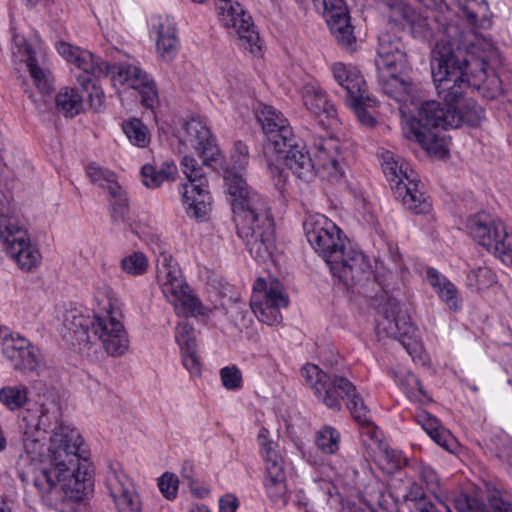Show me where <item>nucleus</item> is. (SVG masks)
<instances>
[{
  "instance_id": "obj_49",
  "label": "nucleus",
  "mask_w": 512,
  "mask_h": 512,
  "mask_svg": "<svg viewBox=\"0 0 512 512\" xmlns=\"http://www.w3.org/2000/svg\"><path fill=\"white\" fill-rule=\"evenodd\" d=\"M220 379L227 390L237 391L243 386L242 372L235 365L223 367L220 370Z\"/></svg>"
},
{
  "instance_id": "obj_20",
  "label": "nucleus",
  "mask_w": 512,
  "mask_h": 512,
  "mask_svg": "<svg viewBox=\"0 0 512 512\" xmlns=\"http://www.w3.org/2000/svg\"><path fill=\"white\" fill-rule=\"evenodd\" d=\"M303 102L306 108L317 118L316 125L320 126L325 134L337 121V111L325 92L314 86H307L303 92Z\"/></svg>"
},
{
  "instance_id": "obj_54",
  "label": "nucleus",
  "mask_w": 512,
  "mask_h": 512,
  "mask_svg": "<svg viewBox=\"0 0 512 512\" xmlns=\"http://www.w3.org/2000/svg\"><path fill=\"white\" fill-rule=\"evenodd\" d=\"M430 437L442 448L448 451L452 450V446L455 442L454 437L450 431L445 429L442 425Z\"/></svg>"
},
{
  "instance_id": "obj_2",
  "label": "nucleus",
  "mask_w": 512,
  "mask_h": 512,
  "mask_svg": "<svg viewBox=\"0 0 512 512\" xmlns=\"http://www.w3.org/2000/svg\"><path fill=\"white\" fill-rule=\"evenodd\" d=\"M303 230L308 243L323 258L332 275L348 289H357L368 296L362 289L370 285L379 286L382 291L380 298L384 300L383 320L379 326L387 336L397 339L411 357L419 356L423 345L416 326L401 308L398 299L400 289L396 287V283L399 284L398 276L391 272L383 276L374 275L364 254L353 249L343 231L325 215L307 216Z\"/></svg>"
},
{
  "instance_id": "obj_17",
  "label": "nucleus",
  "mask_w": 512,
  "mask_h": 512,
  "mask_svg": "<svg viewBox=\"0 0 512 512\" xmlns=\"http://www.w3.org/2000/svg\"><path fill=\"white\" fill-rule=\"evenodd\" d=\"M105 485L118 512H142L140 497L119 463L109 465Z\"/></svg>"
},
{
  "instance_id": "obj_1",
  "label": "nucleus",
  "mask_w": 512,
  "mask_h": 512,
  "mask_svg": "<svg viewBox=\"0 0 512 512\" xmlns=\"http://www.w3.org/2000/svg\"><path fill=\"white\" fill-rule=\"evenodd\" d=\"M40 390L33 404L22 411L19 422L24 451L32 461L42 455V434L51 433L50 467L40 471L34 485L54 510L76 512L90 486L88 461L79 453L83 439L75 428L62 421L57 392L46 386Z\"/></svg>"
},
{
  "instance_id": "obj_56",
  "label": "nucleus",
  "mask_w": 512,
  "mask_h": 512,
  "mask_svg": "<svg viewBox=\"0 0 512 512\" xmlns=\"http://www.w3.org/2000/svg\"><path fill=\"white\" fill-rule=\"evenodd\" d=\"M182 363L184 367L192 375H199L201 372V364L197 352L194 353H182Z\"/></svg>"
},
{
  "instance_id": "obj_24",
  "label": "nucleus",
  "mask_w": 512,
  "mask_h": 512,
  "mask_svg": "<svg viewBox=\"0 0 512 512\" xmlns=\"http://www.w3.org/2000/svg\"><path fill=\"white\" fill-rule=\"evenodd\" d=\"M94 315L82 308H73L65 312L63 324L72 341L79 345L91 342Z\"/></svg>"
},
{
  "instance_id": "obj_34",
  "label": "nucleus",
  "mask_w": 512,
  "mask_h": 512,
  "mask_svg": "<svg viewBox=\"0 0 512 512\" xmlns=\"http://www.w3.org/2000/svg\"><path fill=\"white\" fill-rule=\"evenodd\" d=\"M28 387L24 384L7 385L0 389V403L10 411L24 408L28 401Z\"/></svg>"
},
{
  "instance_id": "obj_9",
  "label": "nucleus",
  "mask_w": 512,
  "mask_h": 512,
  "mask_svg": "<svg viewBox=\"0 0 512 512\" xmlns=\"http://www.w3.org/2000/svg\"><path fill=\"white\" fill-rule=\"evenodd\" d=\"M56 49L67 62L74 64L82 71L76 77L77 83L86 93L90 107L95 112H99L103 108L105 95L98 81L108 76H111L114 81V74L118 71L119 64L111 65L92 52L67 42H58Z\"/></svg>"
},
{
  "instance_id": "obj_41",
  "label": "nucleus",
  "mask_w": 512,
  "mask_h": 512,
  "mask_svg": "<svg viewBox=\"0 0 512 512\" xmlns=\"http://www.w3.org/2000/svg\"><path fill=\"white\" fill-rule=\"evenodd\" d=\"M340 433L332 426L322 427L315 437V444L323 454H335L340 446Z\"/></svg>"
},
{
  "instance_id": "obj_48",
  "label": "nucleus",
  "mask_w": 512,
  "mask_h": 512,
  "mask_svg": "<svg viewBox=\"0 0 512 512\" xmlns=\"http://www.w3.org/2000/svg\"><path fill=\"white\" fill-rule=\"evenodd\" d=\"M409 28L415 38L427 39L431 36V29L426 17L418 13L415 9L409 15L405 24V29Z\"/></svg>"
},
{
  "instance_id": "obj_51",
  "label": "nucleus",
  "mask_w": 512,
  "mask_h": 512,
  "mask_svg": "<svg viewBox=\"0 0 512 512\" xmlns=\"http://www.w3.org/2000/svg\"><path fill=\"white\" fill-rule=\"evenodd\" d=\"M417 473L421 481L426 484L427 489L435 492L439 488V476L430 465L420 463L417 466Z\"/></svg>"
},
{
  "instance_id": "obj_13",
  "label": "nucleus",
  "mask_w": 512,
  "mask_h": 512,
  "mask_svg": "<svg viewBox=\"0 0 512 512\" xmlns=\"http://www.w3.org/2000/svg\"><path fill=\"white\" fill-rule=\"evenodd\" d=\"M299 4H305L309 0H295ZM315 9L322 13L327 25L337 44L348 53L357 49V39L354 27L351 25V17L344 0H311Z\"/></svg>"
},
{
  "instance_id": "obj_25",
  "label": "nucleus",
  "mask_w": 512,
  "mask_h": 512,
  "mask_svg": "<svg viewBox=\"0 0 512 512\" xmlns=\"http://www.w3.org/2000/svg\"><path fill=\"white\" fill-rule=\"evenodd\" d=\"M332 72L336 82L346 90V100L350 102L358 96L367 94L366 82L360 71L351 65L335 63Z\"/></svg>"
},
{
  "instance_id": "obj_35",
  "label": "nucleus",
  "mask_w": 512,
  "mask_h": 512,
  "mask_svg": "<svg viewBox=\"0 0 512 512\" xmlns=\"http://www.w3.org/2000/svg\"><path fill=\"white\" fill-rule=\"evenodd\" d=\"M372 457L379 467L388 474L399 470L405 462L402 453L390 448L385 442L372 453Z\"/></svg>"
},
{
  "instance_id": "obj_52",
  "label": "nucleus",
  "mask_w": 512,
  "mask_h": 512,
  "mask_svg": "<svg viewBox=\"0 0 512 512\" xmlns=\"http://www.w3.org/2000/svg\"><path fill=\"white\" fill-rule=\"evenodd\" d=\"M399 384L408 395H414L416 392L422 395L425 394L420 379L411 372L403 374L399 380Z\"/></svg>"
},
{
  "instance_id": "obj_12",
  "label": "nucleus",
  "mask_w": 512,
  "mask_h": 512,
  "mask_svg": "<svg viewBox=\"0 0 512 512\" xmlns=\"http://www.w3.org/2000/svg\"><path fill=\"white\" fill-rule=\"evenodd\" d=\"M268 430L262 428L258 434V442L265 462L264 487L267 497L278 507L288 502L284 461L276 450L277 444L267 439Z\"/></svg>"
},
{
  "instance_id": "obj_4",
  "label": "nucleus",
  "mask_w": 512,
  "mask_h": 512,
  "mask_svg": "<svg viewBox=\"0 0 512 512\" xmlns=\"http://www.w3.org/2000/svg\"><path fill=\"white\" fill-rule=\"evenodd\" d=\"M226 186L232 197V210L238 237L251 256L259 261L271 259L275 250V224L264 197L251 190L244 178L228 173Z\"/></svg>"
},
{
  "instance_id": "obj_36",
  "label": "nucleus",
  "mask_w": 512,
  "mask_h": 512,
  "mask_svg": "<svg viewBox=\"0 0 512 512\" xmlns=\"http://www.w3.org/2000/svg\"><path fill=\"white\" fill-rule=\"evenodd\" d=\"M171 304L179 316H207L210 310L205 307L199 298L192 295L190 291L181 295L179 298L173 299Z\"/></svg>"
},
{
  "instance_id": "obj_45",
  "label": "nucleus",
  "mask_w": 512,
  "mask_h": 512,
  "mask_svg": "<svg viewBox=\"0 0 512 512\" xmlns=\"http://www.w3.org/2000/svg\"><path fill=\"white\" fill-rule=\"evenodd\" d=\"M232 168L225 172L224 180L228 173H236L243 178L241 171L245 170L249 162L248 146L242 141H236L231 151Z\"/></svg>"
},
{
  "instance_id": "obj_40",
  "label": "nucleus",
  "mask_w": 512,
  "mask_h": 512,
  "mask_svg": "<svg viewBox=\"0 0 512 512\" xmlns=\"http://www.w3.org/2000/svg\"><path fill=\"white\" fill-rule=\"evenodd\" d=\"M365 420L354 419L358 425L360 426V433L362 437V441L364 445L367 446L368 449L372 451V453L381 446L384 442L382 440V432L381 430L370 420L369 410L366 407V412L364 413Z\"/></svg>"
},
{
  "instance_id": "obj_3",
  "label": "nucleus",
  "mask_w": 512,
  "mask_h": 512,
  "mask_svg": "<svg viewBox=\"0 0 512 512\" xmlns=\"http://www.w3.org/2000/svg\"><path fill=\"white\" fill-rule=\"evenodd\" d=\"M470 62L467 51L451 41L437 42L432 51L431 70L437 95L436 100L423 102L416 115L403 126L406 138L417 142L425 151L438 158L448 154L441 131L458 128L463 124L478 126L484 118V110L468 97L473 91L469 75Z\"/></svg>"
},
{
  "instance_id": "obj_29",
  "label": "nucleus",
  "mask_w": 512,
  "mask_h": 512,
  "mask_svg": "<svg viewBox=\"0 0 512 512\" xmlns=\"http://www.w3.org/2000/svg\"><path fill=\"white\" fill-rule=\"evenodd\" d=\"M459 8L462 17L475 28L488 29L492 26L489 6L486 0H461Z\"/></svg>"
},
{
  "instance_id": "obj_43",
  "label": "nucleus",
  "mask_w": 512,
  "mask_h": 512,
  "mask_svg": "<svg viewBox=\"0 0 512 512\" xmlns=\"http://www.w3.org/2000/svg\"><path fill=\"white\" fill-rule=\"evenodd\" d=\"M376 99L374 97L365 94L358 96L354 100L348 102V104L354 110L359 121L368 126L373 127L376 124V119L366 110V107H373L376 105Z\"/></svg>"
},
{
  "instance_id": "obj_14",
  "label": "nucleus",
  "mask_w": 512,
  "mask_h": 512,
  "mask_svg": "<svg viewBox=\"0 0 512 512\" xmlns=\"http://www.w3.org/2000/svg\"><path fill=\"white\" fill-rule=\"evenodd\" d=\"M288 304V296L278 280H272L269 285L262 278L256 280L250 307L259 321L270 326L281 323L280 309L286 308Z\"/></svg>"
},
{
  "instance_id": "obj_58",
  "label": "nucleus",
  "mask_w": 512,
  "mask_h": 512,
  "mask_svg": "<svg viewBox=\"0 0 512 512\" xmlns=\"http://www.w3.org/2000/svg\"><path fill=\"white\" fill-rule=\"evenodd\" d=\"M239 506L238 500L232 495H225L220 499L219 512H236Z\"/></svg>"
},
{
  "instance_id": "obj_5",
  "label": "nucleus",
  "mask_w": 512,
  "mask_h": 512,
  "mask_svg": "<svg viewBox=\"0 0 512 512\" xmlns=\"http://www.w3.org/2000/svg\"><path fill=\"white\" fill-rule=\"evenodd\" d=\"M183 136L181 137L180 152L185 153L193 149L199 159L185 154L180 167L188 183L183 184V202L186 205V213L195 219L204 218L211 205L212 197L208 190L207 169L220 158V151L214 144L209 128L199 119L192 117L183 124Z\"/></svg>"
},
{
  "instance_id": "obj_22",
  "label": "nucleus",
  "mask_w": 512,
  "mask_h": 512,
  "mask_svg": "<svg viewBox=\"0 0 512 512\" xmlns=\"http://www.w3.org/2000/svg\"><path fill=\"white\" fill-rule=\"evenodd\" d=\"M153 20V29L157 34V52L165 61H171L178 54L180 46L174 18L166 15L157 16Z\"/></svg>"
},
{
  "instance_id": "obj_27",
  "label": "nucleus",
  "mask_w": 512,
  "mask_h": 512,
  "mask_svg": "<svg viewBox=\"0 0 512 512\" xmlns=\"http://www.w3.org/2000/svg\"><path fill=\"white\" fill-rule=\"evenodd\" d=\"M382 170L392 191L393 187L400 186L417 176L405 160L390 151L383 154Z\"/></svg>"
},
{
  "instance_id": "obj_28",
  "label": "nucleus",
  "mask_w": 512,
  "mask_h": 512,
  "mask_svg": "<svg viewBox=\"0 0 512 512\" xmlns=\"http://www.w3.org/2000/svg\"><path fill=\"white\" fill-rule=\"evenodd\" d=\"M426 277L429 284L436 290L440 299L454 311L461 306V300L456 286L435 268H428Z\"/></svg>"
},
{
  "instance_id": "obj_32",
  "label": "nucleus",
  "mask_w": 512,
  "mask_h": 512,
  "mask_svg": "<svg viewBox=\"0 0 512 512\" xmlns=\"http://www.w3.org/2000/svg\"><path fill=\"white\" fill-rule=\"evenodd\" d=\"M110 216L114 224L127 223L129 204L125 191L120 185L109 187Z\"/></svg>"
},
{
  "instance_id": "obj_42",
  "label": "nucleus",
  "mask_w": 512,
  "mask_h": 512,
  "mask_svg": "<svg viewBox=\"0 0 512 512\" xmlns=\"http://www.w3.org/2000/svg\"><path fill=\"white\" fill-rule=\"evenodd\" d=\"M175 339L182 353L197 352L195 329L188 322L179 323L176 327Z\"/></svg>"
},
{
  "instance_id": "obj_39",
  "label": "nucleus",
  "mask_w": 512,
  "mask_h": 512,
  "mask_svg": "<svg viewBox=\"0 0 512 512\" xmlns=\"http://www.w3.org/2000/svg\"><path fill=\"white\" fill-rule=\"evenodd\" d=\"M497 283L496 272L488 266L471 269L466 277V284L477 291L489 289Z\"/></svg>"
},
{
  "instance_id": "obj_57",
  "label": "nucleus",
  "mask_w": 512,
  "mask_h": 512,
  "mask_svg": "<svg viewBox=\"0 0 512 512\" xmlns=\"http://www.w3.org/2000/svg\"><path fill=\"white\" fill-rule=\"evenodd\" d=\"M405 499L414 502V505H416L420 501H427L430 498L425 495L422 487L419 484L412 483L405 495ZM413 508L415 509V506H413Z\"/></svg>"
},
{
  "instance_id": "obj_10",
  "label": "nucleus",
  "mask_w": 512,
  "mask_h": 512,
  "mask_svg": "<svg viewBox=\"0 0 512 512\" xmlns=\"http://www.w3.org/2000/svg\"><path fill=\"white\" fill-rule=\"evenodd\" d=\"M469 235L504 264L512 265V230L491 214L481 211L467 219Z\"/></svg>"
},
{
  "instance_id": "obj_59",
  "label": "nucleus",
  "mask_w": 512,
  "mask_h": 512,
  "mask_svg": "<svg viewBox=\"0 0 512 512\" xmlns=\"http://www.w3.org/2000/svg\"><path fill=\"white\" fill-rule=\"evenodd\" d=\"M181 476L183 479L187 480L189 486L196 484V481L194 480L193 465L191 462H184L181 469Z\"/></svg>"
},
{
  "instance_id": "obj_23",
  "label": "nucleus",
  "mask_w": 512,
  "mask_h": 512,
  "mask_svg": "<svg viewBox=\"0 0 512 512\" xmlns=\"http://www.w3.org/2000/svg\"><path fill=\"white\" fill-rule=\"evenodd\" d=\"M420 181L417 176L400 186L393 187L395 199L400 200L405 209L414 214H426L431 209L428 196L419 189Z\"/></svg>"
},
{
  "instance_id": "obj_50",
  "label": "nucleus",
  "mask_w": 512,
  "mask_h": 512,
  "mask_svg": "<svg viewBox=\"0 0 512 512\" xmlns=\"http://www.w3.org/2000/svg\"><path fill=\"white\" fill-rule=\"evenodd\" d=\"M178 477L173 473H164L158 480V487L163 496L172 500L176 498L178 492Z\"/></svg>"
},
{
  "instance_id": "obj_46",
  "label": "nucleus",
  "mask_w": 512,
  "mask_h": 512,
  "mask_svg": "<svg viewBox=\"0 0 512 512\" xmlns=\"http://www.w3.org/2000/svg\"><path fill=\"white\" fill-rule=\"evenodd\" d=\"M86 173L93 183L99 185L106 190L107 193H109V187L119 185L113 172L108 169H103L95 163H91L86 167Z\"/></svg>"
},
{
  "instance_id": "obj_30",
  "label": "nucleus",
  "mask_w": 512,
  "mask_h": 512,
  "mask_svg": "<svg viewBox=\"0 0 512 512\" xmlns=\"http://www.w3.org/2000/svg\"><path fill=\"white\" fill-rule=\"evenodd\" d=\"M381 11L389 24L398 29H405V24L414 9L403 0H382Z\"/></svg>"
},
{
  "instance_id": "obj_11",
  "label": "nucleus",
  "mask_w": 512,
  "mask_h": 512,
  "mask_svg": "<svg viewBox=\"0 0 512 512\" xmlns=\"http://www.w3.org/2000/svg\"><path fill=\"white\" fill-rule=\"evenodd\" d=\"M0 241L20 269L31 271L39 265L41 254L38 248L31 244L27 231L19 225L16 218L0 215Z\"/></svg>"
},
{
  "instance_id": "obj_61",
  "label": "nucleus",
  "mask_w": 512,
  "mask_h": 512,
  "mask_svg": "<svg viewBox=\"0 0 512 512\" xmlns=\"http://www.w3.org/2000/svg\"><path fill=\"white\" fill-rule=\"evenodd\" d=\"M192 493L195 494L199 498H205L210 490L207 487H196V484L189 486Z\"/></svg>"
},
{
  "instance_id": "obj_26",
  "label": "nucleus",
  "mask_w": 512,
  "mask_h": 512,
  "mask_svg": "<svg viewBox=\"0 0 512 512\" xmlns=\"http://www.w3.org/2000/svg\"><path fill=\"white\" fill-rule=\"evenodd\" d=\"M167 262L168 258L164 256L163 267L158 271V280L164 296L171 303L173 299L188 292L189 286L183 279L181 270Z\"/></svg>"
},
{
  "instance_id": "obj_18",
  "label": "nucleus",
  "mask_w": 512,
  "mask_h": 512,
  "mask_svg": "<svg viewBox=\"0 0 512 512\" xmlns=\"http://www.w3.org/2000/svg\"><path fill=\"white\" fill-rule=\"evenodd\" d=\"M486 498L488 504L475 496L461 493L454 498V506L458 512H512L511 496L507 491L488 488Z\"/></svg>"
},
{
  "instance_id": "obj_55",
  "label": "nucleus",
  "mask_w": 512,
  "mask_h": 512,
  "mask_svg": "<svg viewBox=\"0 0 512 512\" xmlns=\"http://www.w3.org/2000/svg\"><path fill=\"white\" fill-rule=\"evenodd\" d=\"M417 419L418 423L421 424L422 428L427 432L429 436H431L438 428L441 427L439 420L426 411L418 414Z\"/></svg>"
},
{
  "instance_id": "obj_38",
  "label": "nucleus",
  "mask_w": 512,
  "mask_h": 512,
  "mask_svg": "<svg viewBox=\"0 0 512 512\" xmlns=\"http://www.w3.org/2000/svg\"><path fill=\"white\" fill-rule=\"evenodd\" d=\"M122 130L129 142L137 147L144 148L150 142V133L147 126L138 118L124 120Z\"/></svg>"
},
{
  "instance_id": "obj_47",
  "label": "nucleus",
  "mask_w": 512,
  "mask_h": 512,
  "mask_svg": "<svg viewBox=\"0 0 512 512\" xmlns=\"http://www.w3.org/2000/svg\"><path fill=\"white\" fill-rule=\"evenodd\" d=\"M101 342L106 352L114 357L125 354L129 347L128 336L124 328L119 333L110 334Z\"/></svg>"
},
{
  "instance_id": "obj_37",
  "label": "nucleus",
  "mask_w": 512,
  "mask_h": 512,
  "mask_svg": "<svg viewBox=\"0 0 512 512\" xmlns=\"http://www.w3.org/2000/svg\"><path fill=\"white\" fill-rule=\"evenodd\" d=\"M123 328V324L116 319L111 310H108L103 316L94 315L91 338L94 337L102 341L110 334L121 332Z\"/></svg>"
},
{
  "instance_id": "obj_53",
  "label": "nucleus",
  "mask_w": 512,
  "mask_h": 512,
  "mask_svg": "<svg viewBox=\"0 0 512 512\" xmlns=\"http://www.w3.org/2000/svg\"><path fill=\"white\" fill-rule=\"evenodd\" d=\"M415 512H452L450 507L435 497L434 499H428L427 501H420L415 505Z\"/></svg>"
},
{
  "instance_id": "obj_60",
  "label": "nucleus",
  "mask_w": 512,
  "mask_h": 512,
  "mask_svg": "<svg viewBox=\"0 0 512 512\" xmlns=\"http://www.w3.org/2000/svg\"><path fill=\"white\" fill-rule=\"evenodd\" d=\"M267 166L271 176L277 178V184L280 183L284 179V170L273 163H268Z\"/></svg>"
},
{
  "instance_id": "obj_6",
  "label": "nucleus",
  "mask_w": 512,
  "mask_h": 512,
  "mask_svg": "<svg viewBox=\"0 0 512 512\" xmlns=\"http://www.w3.org/2000/svg\"><path fill=\"white\" fill-rule=\"evenodd\" d=\"M306 141L314 148L313 158L297 136L274 152L282 156L285 166L299 179L310 181L317 173H321L331 183L340 182L345 169L337 142L313 132L306 135Z\"/></svg>"
},
{
  "instance_id": "obj_62",
  "label": "nucleus",
  "mask_w": 512,
  "mask_h": 512,
  "mask_svg": "<svg viewBox=\"0 0 512 512\" xmlns=\"http://www.w3.org/2000/svg\"><path fill=\"white\" fill-rule=\"evenodd\" d=\"M0 512H11L10 507L3 499H0Z\"/></svg>"
},
{
  "instance_id": "obj_15",
  "label": "nucleus",
  "mask_w": 512,
  "mask_h": 512,
  "mask_svg": "<svg viewBox=\"0 0 512 512\" xmlns=\"http://www.w3.org/2000/svg\"><path fill=\"white\" fill-rule=\"evenodd\" d=\"M256 118L265 136V148L279 149L296 136L288 119L273 106L260 104L256 109Z\"/></svg>"
},
{
  "instance_id": "obj_19",
  "label": "nucleus",
  "mask_w": 512,
  "mask_h": 512,
  "mask_svg": "<svg viewBox=\"0 0 512 512\" xmlns=\"http://www.w3.org/2000/svg\"><path fill=\"white\" fill-rule=\"evenodd\" d=\"M114 82L121 85L127 84L133 89L139 90L142 104L153 109L158 104V92L155 83L150 76L140 67L130 64H119L115 71Z\"/></svg>"
},
{
  "instance_id": "obj_63",
  "label": "nucleus",
  "mask_w": 512,
  "mask_h": 512,
  "mask_svg": "<svg viewBox=\"0 0 512 512\" xmlns=\"http://www.w3.org/2000/svg\"><path fill=\"white\" fill-rule=\"evenodd\" d=\"M191 512H210L209 509L206 506H197L196 508L192 509Z\"/></svg>"
},
{
  "instance_id": "obj_33",
  "label": "nucleus",
  "mask_w": 512,
  "mask_h": 512,
  "mask_svg": "<svg viewBox=\"0 0 512 512\" xmlns=\"http://www.w3.org/2000/svg\"><path fill=\"white\" fill-rule=\"evenodd\" d=\"M57 109L65 116L73 118L83 110V96L73 88H63L56 95Z\"/></svg>"
},
{
  "instance_id": "obj_44",
  "label": "nucleus",
  "mask_w": 512,
  "mask_h": 512,
  "mask_svg": "<svg viewBox=\"0 0 512 512\" xmlns=\"http://www.w3.org/2000/svg\"><path fill=\"white\" fill-rule=\"evenodd\" d=\"M120 266L126 274L140 276L148 269V259L144 253L135 251L122 258Z\"/></svg>"
},
{
  "instance_id": "obj_31",
  "label": "nucleus",
  "mask_w": 512,
  "mask_h": 512,
  "mask_svg": "<svg viewBox=\"0 0 512 512\" xmlns=\"http://www.w3.org/2000/svg\"><path fill=\"white\" fill-rule=\"evenodd\" d=\"M176 174L177 167L173 162L162 163L160 169L149 164L141 168L142 182L148 188H157L164 181L173 179Z\"/></svg>"
},
{
  "instance_id": "obj_8",
  "label": "nucleus",
  "mask_w": 512,
  "mask_h": 512,
  "mask_svg": "<svg viewBox=\"0 0 512 512\" xmlns=\"http://www.w3.org/2000/svg\"><path fill=\"white\" fill-rule=\"evenodd\" d=\"M301 375L314 396L327 408L339 412L342 409V401H345L354 419L365 420L366 405L349 379L335 373L324 372L317 365L309 363L302 367Z\"/></svg>"
},
{
  "instance_id": "obj_16",
  "label": "nucleus",
  "mask_w": 512,
  "mask_h": 512,
  "mask_svg": "<svg viewBox=\"0 0 512 512\" xmlns=\"http://www.w3.org/2000/svg\"><path fill=\"white\" fill-rule=\"evenodd\" d=\"M1 353L15 369L36 372L42 363L40 350L19 334H9L1 339Z\"/></svg>"
},
{
  "instance_id": "obj_7",
  "label": "nucleus",
  "mask_w": 512,
  "mask_h": 512,
  "mask_svg": "<svg viewBox=\"0 0 512 512\" xmlns=\"http://www.w3.org/2000/svg\"><path fill=\"white\" fill-rule=\"evenodd\" d=\"M376 52L375 67L379 88L397 102L406 101L412 93L413 84L404 74L408 61L401 38L391 32L381 33Z\"/></svg>"
},
{
  "instance_id": "obj_64",
  "label": "nucleus",
  "mask_w": 512,
  "mask_h": 512,
  "mask_svg": "<svg viewBox=\"0 0 512 512\" xmlns=\"http://www.w3.org/2000/svg\"><path fill=\"white\" fill-rule=\"evenodd\" d=\"M28 6H35L39 0H22Z\"/></svg>"
},
{
  "instance_id": "obj_21",
  "label": "nucleus",
  "mask_w": 512,
  "mask_h": 512,
  "mask_svg": "<svg viewBox=\"0 0 512 512\" xmlns=\"http://www.w3.org/2000/svg\"><path fill=\"white\" fill-rule=\"evenodd\" d=\"M13 42L17 47V50L13 51V55L19 57L20 61L26 64L37 88L42 93H50L52 91L50 72L39 66L36 51L23 37L14 36Z\"/></svg>"
}]
</instances>
